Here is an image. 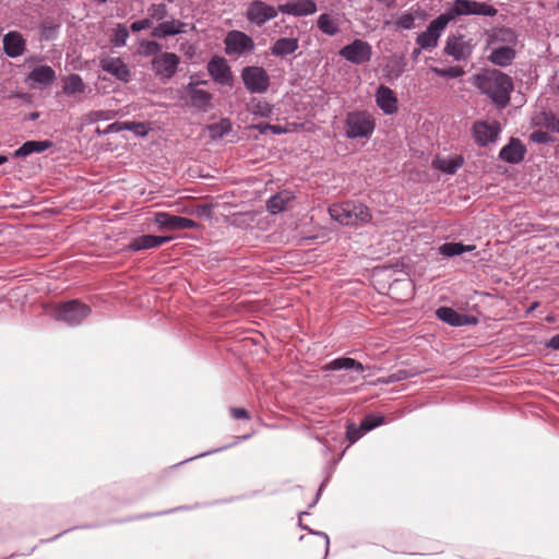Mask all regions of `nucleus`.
Returning <instances> with one entry per match:
<instances>
[{"instance_id":"1","label":"nucleus","mask_w":559,"mask_h":559,"mask_svg":"<svg viewBox=\"0 0 559 559\" xmlns=\"http://www.w3.org/2000/svg\"><path fill=\"white\" fill-rule=\"evenodd\" d=\"M472 84L497 107L504 108L509 105L513 81L500 70L484 69L472 78Z\"/></svg>"},{"instance_id":"2","label":"nucleus","mask_w":559,"mask_h":559,"mask_svg":"<svg viewBox=\"0 0 559 559\" xmlns=\"http://www.w3.org/2000/svg\"><path fill=\"white\" fill-rule=\"evenodd\" d=\"M328 211L332 219L346 226L359 223L365 224L371 219L370 210L360 202L347 201L335 203L329 206Z\"/></svg>"},{"instance_id":"3","label":"nucleus","mask_w":559,"mask_h":559,"mask_svg":"<svg viewBox=\"0 0 559 559\" xmlns=\"http://www.w3.org/2000/svg\"><path fill=\"white\" fill-rule=\"evenodd\" d=\"M376 128L373 116L366 110H355L346 115L345 135L348 139H368Z\"/></svg>"},{"instance_id":"4","label":"nucleus","mask_w":559,"mask_h":559,"mask_svg":"<svg viewBox=\"0 0 559 559\" xmlns=\"http://www.w3.org/2000/svg\"><path fill=\"white\" fill-rule=\"evenodd\" d=\"M497 13L498 10L491 4L476 0H454L444 12L450 22L462 15L495 16Z\"/></svg>"},{"instance_id":"5","label":"nucleus","mask_w":559,"mask_h":559,"mask_svg":"<svg viewBox=\"0 0 559 559\" xmlns=\"http://www.w3.org/2000/svg\"><path fill=\"white\" fill-rule=\"evenodd\" d=\"M90 313L91 308L86 304L73 299L56 306L53 317L58 321H62L68 325L74 326L82 323Z\"/></svg>"},{"instance_id":"6","label":"nucleus","mask_w":559,"mask_h":559,"mask_svg":"<svg viewBox=\"0 0 559 559\" xmlns=\"http://www.w3.org/2000/svg\"><path fill=\"white\" fill-rule=\"evenodd\" d=\"M179 64L180 58L175 52H162L151 60V69L162 82L171 80L177 73Z\"/></svg>"},{"instance_id":"7","label":"nucleus","mask_w":559,"mask_h":559,"mask_svg":"<svg viewBox=\"0 0 559 559\" xmlns=\"http://www.w3.org/2000/svg\"><path fill=\"white\" fill-rule=\"evenodd\" d=\"M474 47L472 38L463 34H454L447 38L443 52L455 61H467L472 57Z\"/></svg>"},{"instance_id":"8","label":"nucleus","mask_w":559,"mask_h":559,"mask_svg":"<svg viewBox=\"0 0 559 559\" xmlns=\"http://www.w3.org/2000/svg\"><path fill=\"white\" fill-rule=\"evenodd\" d=\"M245 87L252 94H262L270 86V76L262 67L249 66L241 71Z\"/></svg>"},{"instance_id":"9","label":"nucleus","mask_w":559,"mask_h":559,"mask_svg":"<svg viewBox=\"0 0 559 559\" xmlns=\"http://www.w3.org/2000/svg\"><path fill=\"white\" fill-rule=\"evenodd\" d=\"M450 23L449 19L444 13L432 20L427 29L420 33L416 38V44L421 49H431L438 46L439 38L444 28Z\"/></svg>"},{"instance_id":"10","label":"nucleus","mask_w":559,"mask_h":559,"mask_svg":"<svg viewBox=\"0 0 559 559\" xmlns=\"http://www.w3.org/2000/svg\"><path fill=\"white\" fill-rule=\"evenodd\" d=\"M225 52L228 56H240L254 49L253 39L241 31H230L225 39Z\"/></svg>"},{"instance_id":"11","label":"nucleus","mask_w":559,"mask_h":559,"mask_svg":"<svg viewBox=\"0 0 559 559\" xmlns=\"http://www.w3.org/2000/svg\"><path fill=\"white\" fill-rule=\"evenodd\" d=\"M278 12V7L275 8L261 0H254L248 4L246 17L250 23L262 26L267 21L275 19Z\"/></svg>"},{"instance_id":"12","label":"nucleus","mask_w":559,"mask_h":559,"mask_svg":"<svg viewBox=\"0 0 559 559\" xmlns=\"http://www.w3.org/2000/svg\"><path fill=\"white\" fill-rule=\"evenodd\" d=\"M371 46L361 39H355L340 50V56L355 64H362L371 59Z\"/></svg>"},{"instance_id":"13","label":"nucleus","mask_w":559,"mask_h":559,"mask_svg":"<svg viewBox=\"0 0 559 559\" xmlns=\"http://www.w3.org/2000/svg\"><path fill=\"white\" fill-rule=\"evenodd\" d=\"M154 222L160 229L168 230L194 229L199 227V224L190 218L173 215L166 212L155 213Z\"/></svg>"},{"instance_id":"14","label":"nucleus","mask_w":559,"mask_h":559,"mask_svg":"<svg viewBox=\"0 0 559 559\" xmlns=\"http://www.w3.org/2000/svg\"><path fill=\"white\" fill-rule=\"evenodd\" d=\"M207 72L219 85L231 86L234 83V75L227 61L223 57H213L206 66Z\"/></svg>"},{"instance_id":"15","label":"nucleus","mask_w":559,"mask_h":559,"mask_svg":"<svg viewBox=\"0 0 559 559\" xmlns=\"http://www.w3.org/2000/svg\"><path fill=\"white\" fill-rule=\"evenodd\" d=\"M501 132L498 121H476L473 124V138L479 146L495 142Z\"/></svg>"},{"instance_id":"16","label":"nucleus","mask_w":559,"mask_h":559,"mask_svg":"<svg viewBox=\"0 0 559 559\" xmlns=\"http://www.w3.org/2000/svg\"><path fill=\"white\" fill-rule=\"evenodd\" d=\"M199 84H206V81H195L192 75L186 86V91L189 94L191 105L206 111L211 107L213 96L210 92L198 88Z\"/></svg>"},{"instance_id":"17","label":"nucleus","mask_w":559,"mask_h":559,"mask_svg":"<svg viewBox=\"0 0 559 559\" xmlns=\"http://www.w3.org/2000/svg\"><path fill=\"white\" fill-rule=\"evenodd\" d=\"M99 67L117 80L128 83L131 81L129 67L119 57H105L99 60Z\"/></svg>"},{"instance_id":"18","label":"nucleus","mask_w":559,"mask_h":559,"mask_svg":"<svg viewBox=\"0 0 559 559\" xmlns=\"http://www.w3.org/2000/svg\"><path fill=\"white\" fill-rule=\"evenodd\" d=\"M526 147L518 138H511L499 152V158L508 164H520L526 155Z\"/></svg>"},{"instance_id":"19","label":"nucleus","mask_w":559,"mask_h":559,"mask_svg":"<svg viewBox=\"0 0 559 559\" xmlns=\"http://www.w3.org/2000/svg\"><path fill=\"white\" fill-rule=\"evenodd\" d=\"M3 51L10 58L21 57L26 50V40L17 31H11L3 36Z\"/></svg>"},{"instance_id":"20","label":"nucleus","mask_w":559,"mask_h":559,"mask_svg":"<svg viewBox=\"0 0 559 559\" xmlns=\"http://www.w3.org/2000/svg\"><path fill=\"white\" fill-rule=\"evenodd\" d=\"M280 12L293 16H308L317 12L313 0H293L278 5Z\"/></svg>"},{"instance_id":"21","label":"nucleus","mask_w":559,"mask_h":559,"mask_svg":"<svg viewBox=\"0 0 559 559\" xmlns=\"http://www.w3.org/2000/svg\"><path fill=\"white\" fill-rule=\"evenodd\" d=\"M173 240L171 236H154V235H142L133 238L128 245L130 251H141L152 248H157L166 242Z\"/></svg>"},{"instance_id":"22","label":"nucleus","mask_w":559,"mask_h":559,"mask_svg":"<svg viewBox=\"0 0 559 559\" xmlns=\"http://www.w3.org/2000/svg\"><path fill=\"white\" fill-rule=\"evenodd\" d=\"M374 96L377 105L384 114L392 115L397 111V98L390 87L380 85Z\"/></svg>"},{"instance_id":"23","label":"nucleus","mask_w":559,"mask_h":559,"mask_svg":"<svg viewBox=\"0 0 559 559\" xmlns=\"http://www.w3.org/2000/svg\"><path fill=\"white\" fill-rule=\"evenodd\" d=\"M437 318L452 326H462L475 324L477 320L474 317L457 313L449 307H441L436 311Z\"/></svg>"},{"instance_id":"24","label":"nucleus","mask_w":559,"mask_h":559,"mask_svg":"<svg viewBox=\"0 0 559 559\" xmlns=\"http://www.w3.org/2000/svg\"><path fill=\"white\" fill-rule=\"evenodd\" d=\"M188 24L179 20L173 19L158 23L152 32V35L157 38H165L175 36L187 32Z\"/></svg>"},{"instance_id":"25","label":"nucleus","mask_w":559,"mask_h":559,"mask_svg":"<svg viewBox=\"0 0 559 559\" xmlns=\"http://www.w3.org/2000/svg\"><path fill=\"white\" fill-rule=\"evenodd\" d=\"M53 143L49 140L45 141H26L12 154L14 158H23L33 153H43L52 147Z\"/></svg>"},{"instance_id":"26","label":"nucleus","mask_w":559,"mask_h":559,"mask_svg":"<svg viewBox=\"0 0 559 559\" xmlns=\"http://www.w3.org/2000/svg\"><path fill=\"white\" fill-rule=\"evenodd\" d=\"M341 369H353L357 372H362L365 370V367L361 362L349 357H341L333 359L323 367V370L325 371H334Z\"/></svg>"},{"instance_id":"27","label":"nucleus","mask_w":559,"mask_h":559,"mask_svg":"<svg viewBox=\"0 0 559 559\" xmlns=\"http://www.w3.org/2000/svg\"><path fill=\"white\" fill-rule=\"evenodd\" d=\"M298 39L297 38H280L277 39L273 46L271 47V52L273 56L283 57L286 55L294 53L298 49Z\"/></svg>"},{"instance_id":"28","label":"nucleus","mask_w":559,"mask_h":559,"mask_svg":"<svg viewBox=\"0 0 559 559\" xmlns=\"http://www.w3.org/2000/svg\"><path fill=\"white\" fill-rule=\"evenodd\" d=\"M122 130L134 131L136 134H141V135L146 134L145 124L141 123V122H133V121H124V122L117 121V122H114V123L109 124L103 131V133L104 134L117 133V132H120Z\"/></svg>"},{"instance_id":"29","label":"nucleus","mask_w":559,"mask_h":559,"mask_svg":"<svg viewBox=\"0 0 559 559\" xmlns=\"http://www.w3.org/2000/svg\"><path fill=\"white\" fill-rule=\"evenodd\" d=\"M515 57V51L509 46H502L491 51L489 60L497 66L507 67Z\"/></svg>"},{"instance_id":"30","label":"nucleus","mask_w":559,"mask_h":559,"mask_svg":"<svg viewBox=\"0 0 559 559\" xmlns=\"http://www.w3.org/2000/svg\"><path fill=\"white\" fill-rule=\"evenodd\" d=\"M29 80L41 84V85H49L51 84L56 79V72L55 70L49 66H39L36 67L31 73H29Z\"/></svg>"},{"instance_id":"31","label":"nucleus","mask_w":559,"mask_h":559,"mask_svg":"<svg viewBox=\"0 0 559 559\" xmlns=\"http://www.w3.org/2000/svg\"><path fill=\"white\" fill-rule=\"evenodd\" d=\"M293 200V195L288 191H282L271 197L266 203V209L272 214L284 211L288 203Z\"/></svg>"},{"instance_id":"32","label":"nucleus","mask_w":559,"mask_h":559,"mask_svg":"<svg viewBox=\"0 0 559 559\" xmlns=\"http://www.w3.org/2000/svg\"><path fill=\"white\" fill-rule=\"evenodd\" d=\"M464 164V158L461 155H456L451 158H437L433 160V167L441 170L442 173L453 175Z\"/></svg>"},{"instance_id":"33","label":"nucleus","mask_w":559,"mask_h":559,"mask_svg":"<svg viewBox=\"0 0 559 559\" xmlns=\"http://www.w3.org/2000/svg\"><path fill=\"white\" fill-rule=\"evenodd\" d=\"M85 84L79 74H70L63 79L62 92L72 96L85 92Z\"/></svg>"},{"instance_id":"34","label":"nucleus","mask_w":559,"mask_h":559,"mask_svg":"<svg viewBox=\"0 0 559 559\" xmlns=\"http://www.w3.org/2000/svg\"><path fill=\"white\" fill-rule=\"evenodd\" d=\"M60 26V23L56 20L45 19L39 25L40 40L48 41L57 38Z\"/></svg>"},{"instance_id":"35","label":"nucleus","mask_w":559,"mask_h":559,"mask_svg":"<svg viewBox=\"0 0 559 559\" xmlns=\"http://www.w3.org/2000/svg\"><path fill=\"white\" fill-rule=\"evenodd\" d=\"M318 28L325 35L334 36L338 33V22L330 14L323 13L318 17Z\"/></svg>"},{"instance_id":"36","label":"nucleus","mask_w":559,"mask_h":559,"mask_svg":"<svg viewBox=\"0 0 559 559\" xmlns=\"http://www.w3.org/2000/svg\"><path fill=\"white\" fill-rule=\"evenodd\" d=\"M475 247L474 246H464L459 242H447L440 247V253L445 257H454L460 255L463 252L471 251Z\"/></svg>"},{"instance_id":"37","label":"nucleus","mask_w":559,"mask_h":559,"mask_svg":"<svg viewBox=\"0 0 559 559\" xmlns=\"http://www.w3.org/2000/svg\"><path fill=\"white\" fill-rule=\"evenodd\" d=\"M207 129L213 139L223 138L231 131V122L229 119L223 118L218 122L210 124Z\"/></svg>"},{"instance_id":"38","label":"nucleus","mask_w":559,"mask_h":559,"mask_svg":"<svg viewBox=\"0 0 559 559\" xmlns=\"http://www.w3.org/2000/svg\"><path fill=\"white\" fill-rule=\"evenodd\" d=\"M129 37V31L123 24H118L111 34L110 41L115 47H122L126 45Z\"/></svg>"},{"instance_id":"39","label":"nucleus","mask_w":559,"mask_h":559,"mask_svg":"<svg viewBox=\"0 0 559 559\" xmlns=\"http://www.w3.org/2000/svg\"><path fill=\"white\" fill-rule=\"evenodd\" d=\"M148 19L163 21L168 15V9L164 3H153L147 8Z\"/></svg>"},{"instance_id":"40","label":"nucleus","mask_w":559,"mask_h":559,"mask_svg":"<svg viewBox=\"0 0 559 559\" xmlns=\"http://www.w3.org/2000/svg\"><path fill=\"white\" fill-rule=\"evenodd\" d=\"M435 74L441 78H461L464 75V70L461 67H450L448 69H440L437 67H431L430 69Z\"/></svg>"},{"instance_id":"41","label":"nucleus","mask_w":559,"mask_h":559,"mask_svg":"<svg viewBox=\"0 0 559 559\" xmlns=\"http://www.w3.org/2000/svg\"><path fill=\"white\" fill-rule=\"evenodd\" d=\"M141 55L143 56H157L162 53V45L154 40H143L140 43Z\"/></svg>"},{"instance_id":"42","label":"nucleus","mask_w":559,"mask_h":559,"mask_svg":"<svg viewBox=\"0 0 559 559\" xmlns=\"http://www.w3.org/2000/svg\"><path fill=\"white\" fill-rule=\"evenodd\" d=\"M385 423V417L384 416H380V415H367L362 420H361V429L364 431H370L372 430L373 428L382 425Z\"/></svg>"},{"instance_id":"43","label":"nucleus","mask_w":559,"mask_h":559,"mask_svg":"<svg viewBox=\"0 0 559 559\" xmlns=\"http://www.w3.org/2000/svg\"><path fill=\"white\" fill-rule=\"evenodd\" d=\"M251 112L254 116L267 118L272 114V106L264 100H258L252 105Z\"/></svg>"},{"instance_id":"44","label":"nucleus","mask_w":559,"mask_h":559,"mask_svg":"<svg viewBox=\"0 0 559 559\" xmlns=\"http://www.w3.org/2000/svg\"><path fill=\"white\" fill-rule=\"evenodd\" d=\"M254 129H257L261 134H265L267 131H271L274 134H283L287 130L286 128L277 124H270V123H259L253 126Z\"/></svg>"},{"instance_id":"45","label":"nucleus","mask_w":559,"mask_h":559,"mask_svg":"<svg viewBox=\"0 0 559 559\" xmlns=\"http://www.w3.org/2000/svg\"><path fill=\"white\" fill-rule=\"evenodd\" d=\"M365 431L361 429V424L357 427L354 424L347 426L346 436L350 443L356 442Z\"/></svg>"},{"instance_id":"46","label":"nucleus","mask_w":559,"mask_h":559,"mask_svg":"<svg viewBox=\"0 0 559 559\" xmlns=\"http://www.w3.org/2000/svg\"><path fill=\"white\" fill-rule=\"evenodd\" d=\"M396 24L404 29H412L415 26V17L411 13L403 14L399 17Z\"/></svg>"},{"instance_id":"47","label":"nucleus","mask_w":559,"mask_h":559,"mask_svg":"<svg viewBox=\"0 0 559 559\" xmlns=\"http://www.w3.org/2000/svg\"><path fill=\"white\" fill-rule=\"evenodd\" d=\"M530 139L534 143H547L550 141L549 134L542 130L533 131L530 135Z\"/></svg>"},{"instance_id":"48","label":"nucleus","mask_w":559,"mask_h":559,"mask_svg":"<svg viewBox=\"0 0 559 559\" xmlns=\"http://www.w3.org/2000/svg\"><path fill=\"white\" fill-rule=\"evenodd\" d=\"M115 117L114 111L109 110H96L91 112V120L98 121V120H109Z\"/></svg>"},{"instance_id":"49","label":"nucleus","mask_w":559,"mask_h":559,"mask_svg":"<svg viewBox=\"0 0 559 559\" xmlns=\"http://www.w3.org/2000/svg\"><path fill=\"white\" fill-rule=\"evenodd\" d=\"M153 25V22L151 19H143L135 21L131 24L130 28L132 32H140L146 28H150Z\"/></svg>"},{"instance_id":"50","label":"nucleus","mask_w":559,"mask_h":559,"mask_svg":"<svg viewBox=\"0 0 559 559\" xmlns=\"http://www.w3.org/2000/svg\"><path fill=\"white\" fill-rule=\"evenodd\" d=\"M545 120H546V127L548 130H550L551 132H559V120L552 116V115H549V116H546L545 117Z\"/></svg>"},{"instance_id":"51","label":"nucleus","mask_w":559,"mask_h":559,"mask_svg":"<svg viewBox=\"0 0 559 559\" xmlns=\"http://www.w3.org/2000/svg\"><path fill=\"white\" fill-rule=\"evenodd\" d=\"M230 414L235 419H250L251 416L245 408L233 407Z\"/></svg>"},{"instance_id":"52","label":"nucleus","mask_w":559,"mask_h":559,"mask_svg":"<svg viewBox=\"0 0 559 559\" xmlns=\"http://www.w3.org/2000/svg\"><path fill=\"white\" fill-rule=\"evenodd\" d=\"M415 373H412L407 370H399L397 372L393 373L391 376V380L392 381H400V380H404V379H407L409 377H413Z\"/></svg>"},{"instance_id":"53","label":"nucleus","mask_w":559,"mask_h":559,"mask_svg":"<svg viewBox=\"0 0 559 559\" xmlns=\"http://www.w3.org/2000/svg\"><path fill=\"white\" fill-rule=\"evenodd\" d=\"M547 346L552 348V349H556L558 350L559 349V333L554 335L549 342L547 343Z\"/></svg>"},{"instance_id":"54","label":"nucleus","mask_w":559,"mask_h":559,"mask_svg":"<svg viewBox=\"0 0 559 559\" xmlns=\"http://www.w3.org/2000/svg\"><path fill=\"white\" fill-rule=\"evenodd\" d=\"M197 214L198 215H210L211 213V206L206 205V204H203V205H199L195 210Z\"/></svg>"},{"instance_id":"55","label":"nucleus","mask_w":559,"mask_h":559,"mask_svg":"<svg viewBox=\"0 0 559 559\" xmlns=\"http://www.w3.org/2000/svg\"><path fill=\"white\" fill-rule=\"evenodd\" d=\"M420 47L418 49H414V51L412 52L413 59H416L420 55Z\"/></svg>"},{"instance_id":"56","label":"nucleus","mask_w":559,"mask_h":559,"mask_svg":"<svg viewBox=\"0 0 559 559\" xmlns=\"http://www.w3.org/2000/svg\"><path fill=\"white\" fill-rule=\"evenodd\" d=\"M7 160H8V157H7V156H4V155H0V165H2V164H4V163H7Z\"/></svg>"},{"instance_id":"57","label":"nucleus","mask_w":559,"mask_h":559,"mask_svg":"<svg viewBox=\"0 0 559 559\" xmlns=\"http://www.w3.org/2000/svg\"><path fill=\"white\" fill-rule=\"evenodd\" d=\"M322 487H323V485H321V487H320V488H319V490H318V493H317V497H316L314 503L317 502V500L319 499V496L321 495Z\"/></svg>"},{"instance_id":"58","label":"nucleus","mask_w":559,"mask_h":559,"mask_svg":"<svg viewBox=\"0 0 559 559\" xmlns=\"http://www.w3.org/2000/svg\"><path fill=\"white\" fill-rule=\"evenodd\" d=\"M37 117H38V112H32L29 118L32 120H35Z\"/></svg>"}]
</instances>
